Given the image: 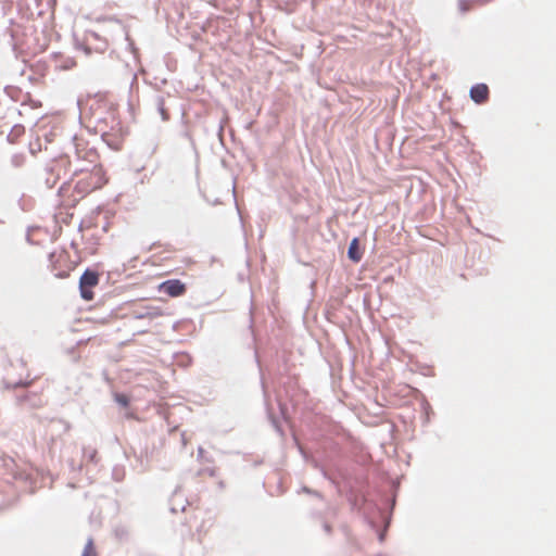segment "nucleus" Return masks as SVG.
Returning a JSON list of instances; mask_svg holds the SVG:
<instances>
[{"instance_id": "nucleus-4", "label": "nucleus", "mask_w": 556, "mask_h": 556, "mask_svg": "<svg viewBox=\"0 0 556 556\" xmlns=\"http://www.w3.org/2000/svg\"><path fill=\"white\" fill-rule=\"evenodd\" d=\"M188 526L190 529L195 528V536L199 541H202L204 534L212 527L210 519H205L203 516L194 515L188 519ZM194 536V534H192Z\"/></svg>"}, {"instance_id": "nucleus-1", "label": "nucleus", "mask_w": 556, "mask_h": 556, "mask_svg": "<svg viewBox=\"0 0 556 556\" xmlns=\"http://www.w3.org/2000/svg\"><path fill=\"white\" fill-rule=\"evenodd\" d=\"M108 178L102 165H94L91 170L81 169L75 174L74 195L80 200L106 185Z\"/></svg>"}, {"instance_id": "nucleus-7", "label": "nucleus", "mask_w": 556, "mask_h": 556, "mask_svg": "<svg viewBox=\"0 0 556 556\" xmlns=\"http://www.w3.org/2000/svg\"><path fill=\"white\" fill-rule=\"evenodd\" d=\"M348 256L351 261L354 263H358L363 257V251L359 248V240L357 238H354L348 250Z\"/></svg>"}, {"instance_id": "nucleus-9", "label": "nucleus", "mask_w": 556, "mask_h": 556, "mask_svg": "<svg viewBox=\"0 0 556 556\" xmlns=\"http://www.w3.org/2000/svg\"><path fill=\"white\" fill-rule=\"evenodd\" d=\"M81 556H97V552L92 541H89L85 545Z\"/></svg>"}, {"instance_id": "nucleus-6", "label": "nucleus", "mask_w": 556, "mask_h": 556, "mask_svg": "<svg viewBox=\"0 0 556 556\" xmlns=\"http://www.w3.org/2000/svg\"><path fill=\"white\" fill-rule=\"evenodd\" d=\"M489 87L485 84H477L470 89V98L477 104L485 103L489 99Z\"/></svg>"}, {"instance_id": "nucleus-2", "label": "nucleus", "mask_w": 556, "mask_h": 556, "mask_svg": "<svg viewBox=\"0 0 556 556\" xmlns=\"http://www.w3.org/2000/svg\"><path fill=\"white\" fill-rule=\"evenodd\" d=\"M99 283V275L96 271L86 270L79 279L81 298L86 301L93 299L92 288Z\"/></svg>"}, {"instance_id": "nucleus-8", "label": "nucleus", "mask_w": 556, "mask_h": 556, "mask_svg": "<svg viewBox=\"0 0 556 556\" xmlns=\"http://www.w3.org/2000/svg\"><path fill=\"white\" fill-rule=\"evenodd\" d=\"M163 315V311L156 306H147L146 312L140 317L156 318Z\"/></svg>"}, {"instance_id": "nucleus-10", "label": "nucleus", "mask_w": 556, "mask_h": 556, "mask_svg": "<svg viewBox=\"0 0 556 556\" xmlns=\"http://www.w3.org/2000/svg\"><path fill=\"white\" fill-rule=\"evenodd\" d=\"M115 401L124 407L128 406L129 404V400L125 394H116Z\"/></svg>"}, {"instance_id": "nucleus-5", "label": "nucleus", "mask_w": 556, "mask_h": 556, "mask_svg": "<svg viewBox=\"0 0 556 556\" xmlns=\"http://www.w3.org/2000/svg\"><path fill=\"white\" fill-rule=\"evenodd\" d=\"M76 155L79 159L87 160L90 163H96L99 159L98 152L93 148H89L88 143L84 140L76 139L75 141Z\"/></svg>"}, {"instance_id": "nucleus-11", "label": "nucleus", "mask_w": 556, "mask_h": 556, "mask_svg": "<svg viewBox=\"0 0 556 556\" xmlns=\"http://www.w3.org/2000/svg\"><path fill=\"white\" fill-rule=\"evenodd\" d=\"M472 7V2L471 1H460L459 2V8L463 12H466L468 10H470Z\"/></svg>"}, {"instance_id": "nucleus-3", "label": "nucleus", "mask_w": 556, "mask_h": 556, "mask_svg": "<svg viewBox=\"0 0 556 556\" xmlns=\"http://www.w3.org/2000/svg\"><path fill=\"white\" fill-rule=\"evenodd\" d=\"M157 290L170 298H178L186 293L187 287L178 279H169L160 283Z\"/></svg>"}]
</instances>
